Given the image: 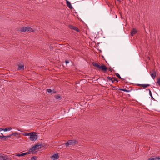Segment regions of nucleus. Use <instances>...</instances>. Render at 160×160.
Listing matches in <instances>:
<instances>
[{"mask_svg":"<svg viewBox=\"0 0 160 160\" xmlns=\"http://www.w3.org/2000/svg\"><path fill=\"white\" fill-rule=\"evenodd\" d=\"M110 86H111L112 87H113V88H116V87L115 86H112V85H110Z\"/></svg>","mask_w":160,"mask_h":160,"instance_id":"nucleus-40","label":"nucleus"},{"mask_svg":"<svg viewBox=\"0 0 160 160\" xmlns=\"http://www.w3.org/2000/svg\"><path fill=\"white\" fill-rule=\"evenodd\" d=\"M32 132H29V133H22V134L23 135V136H30V135L31 134H32Z\"/></svg>","mask_w":160,"mask_h":160,"instance_id":"nucleus-17","label":"nucleus"},{"mask_svg":"<svg viewBox=\"0 0 160 160\" xmlns=\"http://www.w3.org/2000/svg\"><path fill=\"white\" fill-rule=\"evenodd\" d=\"M137 32V31L134 28H133L131 32V35L132 36L134 34H136Z\"/></svg>","mask_w":160,"mask_h":160,"instance_id":"nucleus-11","label":"nucleus"},{"mask_svg":"<svg viewBox=\"0 0 160 160\" xmlns=\"http://www.w3.org/2000/svg\"><path fill=\"white\" fill-rule=\"evenodd\" d=\"M2 130H3V129H2L1 128H0V132Z\"/></svg>","mask_w":160,"mask_h":160,"instance_id":"nucleus-42","label":"nucleus"},{"mask_svg":"<svg viewBox=\"0 0 160 160\" xmlns=\"http://www.w3.org/2000/svg\"><path fill=\"white\" fill-rule=\"evenodd\" d=\"M18 70H22L24 69V65H18Z\"/></svg>","mask_w":160,"mask_h":160,"instance_id":"nucleus-12","label":"nucleus"},{"mask_svg":"<svg viewBox=\"0 0 160 160\" xmlns=\"http://www.w3.org/2000/svg\"><path fill=\"white\" fill-rule=\"evenodd\" d=\"M93 65L103 71H106L107 69V67L104 65H100L98 63L95 62L92 63Z\"/></svg>","mask_w":160,"mask_h":160,"instance_id":"nucleus-1","label":"nucleus"},{"mask_svg":"<svg viewBox=\"0 0 160 160\" xmlns=\"http://www.w3.org/2000/svg\"><path fill=\"white\" fill-rule=\"evenodd\" d=\"M21 156H23L24 155H25V152L21 153Z\"/></svg>","mask_w":160,"mask_h":160,"instance_id":"nucleus-37","label":"nucleus"},{"mask_svg":"<svg viewBox=\"0 0 160 160\" xmlns=\"http://www.w3.org/2000/svg\"><path fill=\"white\" fill-rule=\"evenodd\" d=\"M107 78L108 79V80H109L110 81L112 80V78L111 77L108 76L107 77Z\"/></svg>","mask_w":160,"mask_h":160,"instance_id":"nucleus-30","label":"nucleus"},{"mask_svg":"<svg viewBox=\"0 0 160 160\" xmlns=\"http://www.w3.org/2000/svg\"><path fill=\"white\" fill-rule=\"evenodd\" d=\"M16 156H21V154H16Z\"/></svg>","mask_w":160,"mask_h":160,"instance_id":"nucleus-34","label":"nucleus"},{"mask_svg":"<svg viewBox=\"0 0 160 160\" xmlns=\"http://www.w3.org/2000/svg\"><path fill=\"white\" fill-rule=\"evenodd\" d=\"M146 90H148L149 92V94L152 98H153L152 94L151 92L149 89H146Z\"/></svg>","mask_w":160,"mask_h":160,"instance_id":"nucleus-20","label":"nucleus"},{"mask_svg":"<svg viewBox=\"0 0 160 160\" xmlns=\"http://www.w3.org/2000/svg\"><path fill=\"white\" fill-rule=\"evenodd\" d=\"M116 76L119 79H122L123 80H124V79L122 78L120 76L118 73H116Z\"/></svg>","mask_w":160,"mask_h":160,"instance_id":"nucleus-21","label":"nucleus"},{"mask_svg":"<svg viewBox=\"0 0 160 160\" xmlns=\"http://www.w3.org/2000/svg\"><path fill=\"white\" fill-rule=\"evenodd\" d=\"M32 152V150L30 148L28 151L27 152H25V155L29 154Z\"/></svg>","mask_w":160,"mask_h":160,"instance_id":"nucleus-16","label":"nucleus"},{"mask_svg":"<svg viewBox=\"0 0 160 160\" xmlns=\"http://www.w3.org/2000/svg\"><path fill=\"white\" fill-rule=\"evenodd\" d=\"M12 129V128H5L3 129V130L5 132L7 131H9Z\"/></svg>","mask_w":160,"mask_h":160,"instance_id":"nucleus-19","label":"nucleus"},{"mask_svg":"<svg viewBox=\"0 0 160 160\" xmlns=\"http://www.w3.org/2000/svg\"><path fill=\"white\" fill-rule=\"evenodd\" d=\"M47 91L49 93H51L52 92V90L50 89H47Z\"/></svg>","mask_w":160,"mask_h":160,"instance_id":"nucleus-26","label":"nucleus"},{"mask_svg":"<svg viewBox=\"0 0 160 160\" xmlns=\"http://www.w3.org/2000/svg\"><path fill=\"white\" fill-rule=\"evenodd\" d=\"M1 134L2 135V136L0 135V139L3 140V134L2 133H1Z\"/></svg>","mask_w":160,"mask_h":160,"instance_id":"nucleus-28","label":"nucleus"},{"mask_svg":"<svg viewBox=\"0 0 160 160\" xmlns=\"http://www.w3.org/2000/svg\"><path fill=\"white\" fill-rule=\"evenodd\" d=\"M49 48H50V50H52L53 47L52 46H49Z\"/></svg>","mask_w":160,"mask_h":160,"instance_id":"nucleus-35","label":"nucleus"},{"mask_svg":"<svg viewBox=\"0 0 160 160\" xmlns=\"http://www.w3.org/2000/svg\"><path fill=\"white\" fill-rule=\"evenodd\" d=\"M37 157L36 156H33L31 158V160H36Z\"/></svg>","mask_w":160,"mask_h":160,"instance_id":"nucleus-22","label":"nucleus"},{"mask_svg":"<svg viewBox=\"0 0 160 160\" xmlns=\"http://www.w3.org/2000/svg\"><path fill=\"white\" fill-rule=\"evenodd\" d=\"M118 89L120 90L126 92H129L130 91L129 90L126 89L124 88H119Z\"/></svg>","mask_w":160,"mask_h":160,"instance_id":"nucleus-14","label":"nucleus"},{"mask_svg":"<svg viewBox=\"0 0 160 160\" xmlns=\"http://www.w3.org/2000/svg\"><path fill=\"white\" fill-rule=\"evenodd\" d=\"M109 70H110V71H111V72H112V70H111V69H109Z\"/></svg>","mask_w":160,"mask_h":160,"instance_id":"nucleus-43","label":"nucleus"},{"mask_svg":"<svg viewBox=\"0 0 160 160\" xmlns=\"http://www.w3.org/2000/svg\"><path fill=\"white\" fill-rule=\"evenodd\" d=\"M42 145L41 144H37V145H35L32 148H31V149L32 150V152L33 151H36V150L40 149L42 148Z\"/></svg>","mask_w":160,"mask_h":160,"instance_id":"nucleus-5","label":"nucleus"},{"mask_svg":"<svg viewBox=\"0 0 160 160\" xmlns=\"http://www.w3.org/2000/svg\"><path fill=\"white\" fill-rule=\"evenodd\" d=\"M150 73L153 79H154L156 77V72L155 69H153L151 71Z\"/></svg>","mask_w":160,"mask_h":160,"instance_id":"nucleus-6","label":"nucleus"},{"mask_svg":"<svg viewBox=\"0 0 160 160\" xmlns=\"http://www.w3.org/2000/svg\"><path fill=\"white\" fill-rule=\"evenodd\" d=\"M59 158V156L58 154H54L52 156L51 158L53 160H56Z\"/></svg>","mask_w":160,"mask_h":160,"instance_id":"nucleus-9","label":"nucleus"},{"mask_svg":"<svg viewBox=\"0 0 160 160\" xmlns=\"http://www.w3.org/2000/svg\"><path fill=\"white\" fill-rule=\"evenodd\" d=\"M71 141L72 142V144H77L78 143V142L77 141L74 139L71 140Z\"/></svg>","mask_w":160,"mask_h":160,"instance_id":"nucleus-15","label":"nucleus"},{"mask_svg":"<svg viewBox=\"0 0 160 160\" xmlns=\"http://www.w3.org/2000/svg\"><path fill=\"white\" fill-rule=\"evenodd\" d=\"M11 136L12 135H14L15 136H16L17 135H18V134L17 133V132H15L14 133H12V134H11Z\"/></svg>","mask_w":160,"mask_h":160,"instance_id":"nucleus-24","label":"nucleus"},{"mask_svg":"<svg viewBox=\"0 0 160 160\" xmlns=\"http://www.w3.org/2000/svg\"><path fill=\"white\" fill-rule=\"evenodd\" d=\"M8 140V138L5 136L3 135V140L6 141Z\"/></svg>","mask_w":160,"mask_h":160,"instance_id":"nucleus-25","label":"nucleus"},{"mask_svg":"<svg viewBox=\"0 0 160 160\" xmlns=\"http://www.w3.org/2000/svg\"><path fill=\"white\" fill-rule=\"evenodd\" d=\"M146 84V87H147L148 86H150V85L149 84Z\"/></svg>","mask_w":160,"mask_h":160,"instance_id":"nucleus-39","label":"nucleus"},{"mask_svg":"<svg viewBox=\"0 0 160 160\" xmlns=\"http://www.w3.org/2000/svg\"><path fill=\"white\" fill-rule=\"evenodd\" d=\"M157 82L156 83L160 86V78H158L157 79Z\"/></svg>","mask_w":160,"mask_h":160,"instance_id":"nucleus-18","label":"nucleus"},{"mask_svg":"<svg viewBox=\"0 0 160 160\" xmlns=\"http://www.w3.org/2000/svg\"><path fill=\"white\" fill-rule=\"evenodd\" d=\"M142 84H137V85L138 86H141V87H142Z\"/></svg>","mask_w":160,"mask_h":160,"instance_id":"nucleus-38","label":"nucleus"},{"mask_svg":"<svg viewBox=\"0 0 160 160\" xmlns=\"http://www.w3.org/2000/svg\"><path fill=\"white\" fill-rule=\"evenodd\" d=\"M65 62L66 64H67L69 62V61L68 60H66L65 61Z\"/></svg>","mask_w":160,"mask_h":160,"instance_id":"nucleus-32","label":"nucleus"},{"mask_svg":"<svg viewBox=\"0 0 160 160\" xmlns=\"http://www.w3.org/2000/svg\"><path fill=\"white\" fill-rule=\"evenodd\" d=\"M64 144L65 145V146L66 147L73 145L72 142L71 141V140H69L68 141L66 142Z\"/></svg>","mask_w":160,"mask_h":160,"instance_id":"nucleus-8","label":"nucleus"},{"mask_svg":"<svg viewBox=\"0 0 160 160\" xmlns=\"http://www.w3.org/2000/svg\"><path fill=\"white\" fill-rule=\"evenodd\" d=\"M142 87L144 88H146L147 87H146V84H142Z\"/></svg>","mask_w":160,"mask_h":160,"instance_id":"nucleus-31","label":"nucleus"},{"mask_svg":"<svg viewBox=\"0 0 160 160\" xmlns=\"http://www.w3.org/2000/svg\"><path fill=\"white\" fill-rule=\"evenodd\" d=\"M112 82V83H113L114 81V80H113V78L112 79V80H111Z\"/></svg>","mask_w":160,"mask_h":160,"instance_id":"nucleus-41","label":"nucleus"},{"mask_svg":"<svg viewBox=\"0 0 160 160\" xmlns=\"http://www.w3.org/2000/svg\"><path fill=\"white\" fill-rule=\"evenodd\" d=\"M148 160H155V156H152Z\"/></svg>","mask_w":160,"mask_h":160,"instance_id":"nucleus-23","label":"nucleus"},{"mask_svg":"<svg viewBox=\"0 0 160 160\" xmlns=\"http://www.w3.org/2000/svg\"><path fill=\"white\" fill-rule=\"evenodd\" d=\"M38 135L35 132H32L29 138L32 141H35L38 138Z\"/></svg>","mask_w":160,"mask_h":160,"instance_id":"nucleus-2","label":"nucleus"},{"mask_svg":"<svg viewBox=\"0 0 160 160\" xmlns=\"http://www.w3.org/2000/svg\"><path fill=\"white\" fill-rule=\"evenodd\" d=\"M114 81H116L117 82H118V80H117V78L116 77H113L112 78Z\"/></svg>","mask_w":160,"mask_h":160,"instance_id":"nucleus-29","label":"nucleus"},{"mask_svg":"<svg viewBox=\"0 0 160 160\" xmlns=\"http://www.w3.org/2000/svg\"><path fill=\"white\" fill-rule=\"evenodd\" d=\"M70 28L73 29L77 32H79L80 31L79 29L77 27H75L72 25H70L69 26Z\"/></svg>","mask_w":160,"mask_h":160,"instance_id":"nucleus-7","label":"nucleus"},{"mask_svg":"<svg viewBox=\"0 0 160 160\" xmlns=\"http://www.w3.org/2000/svg\"><path fill=\"white\" fill-rule=\"evenodd\" d=\"M114 89V90H115V89L117 90V89H116V88H115V89Z\"/></svg>","mask_w":160,"mask_h":160,"instance_id":"nucleus-44","label":"nucleus"},{"mask_svg":"<svg viewBox=\"0 0 160 160\" xmlns=\"http://www.w3.org/2000/svg\"><path fill=\"white\" fill-rule=\"evenodd\" d=\"M54 97L57 99H61V96L59 94H57L55 95L54 96Z\"/></svg>","mask_w":160,"mask_h":160,"instance_id":"nucleus-13","label":"nucleus"},{"mask_svg":"<svg viewBox=\"0 0 160 160\" xmlns=\"http://www.w3.org/2000/svg\"><path fill=\"white\" fill-rule=\"evenodd\" d=\"M20 31L21 32H25L26 31H30L31 32H33L34 31L30 27H23L21 28Z\"/></svg>","mask_w":160,"mask_h":160,"instance_id":"nucleus-3","label":"nucleus"},{"mask_svg":"<svg viewBox=\"0 0 160 160\" xmlns=\"http://www.w3.org/2000/svg\"><path fill=\"white\" fill-rule=\"evenodd\" d=\"M66 4L67 6L69 7L70 9H72L73 8L70 2L68 0H66Z\"/></svg>","mask_w":160,"mask_h":160,"instance_id":"nucleus-10","label":"nucleus"},{"mask_svg":"<svg viewBox=\"0 0 160 160\" xmlns=\"http://www.w3.org/2000/svg\"><path fill=\"white\" fill-rule=\"evenodd\" d=\"M56 91L52 90V92L51 94L52 95L53 94L55 93H56Z\"/></svg>","mask_w":160,"mask_h":160,"instance_id":"nucleus-33","label":"nucleus"},{"mask_svg":"<svg viewBox=\"0 0 160 160\" xmlns=\"http://www.w3.org/2000/svg\"><path fill=\"white\" fill-rule=\"evenodd\" d=\"M0 160H11L6 155L0 153Z\"/></svg>","mask_w":160,"mask_h":160,"instance_id":"nucleus-4","label":"nucleus"},{"mask_svg":"<svg viewBox=\"0 0 160 160\" xmlns=\"http://www.w3.org/2000/svg\"><path fill=\"white\" fill-rule=\"evenodd\" d=\"M155 160H158L160 159V157H155Z\"/></svg>","mask_w":160,"mask_h":160,"instance_id":"nucleus-27","label":"nucleus"},{"mask_svg":"<svg viewBox=\"0 0 160 160\" xmlns=\"http://www.w3.org/2000/svg\"><path fill=\"white\" fill-rule=\"evenodd\" d=\"M11 136H11V134H10L9 135H7L6 136L7 137V138H8L10 137Z\"/></svg>","mask_w":160,"mask_h":160,"instance_id":"nucleus-36","label":"nucleus"}]
</instances>
